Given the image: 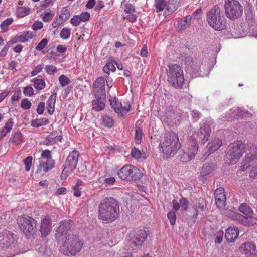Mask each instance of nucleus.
I'll return each mask as SVG.
<instances>
[{
    "label": "nucleus",
    "instance_id": "nucleus-1",
    "mask_svg": "<svg viewBox=\"0 0 257 257\" xmlns=\"http://www.w3.org/2000/svg\"><path fill=\"white\" fill-rule=\"evenodd\" d=\"M119 214L117 201L112 197H106L98 207V218L103 222L108 223L115 221Z\"/></svg>",
    "mask_w": 257,
    "mask_h": 257
},
{
    "label": "nucleus",
    "instance_id": "nucleus-2",
    "mask_svg": "<svg viewBox=\"0 0 257 257\" xmlns=\"http://www.w3.org/2000/svg\"><path fill=\"white\" fill-rule=\"evenodd\" d=\"M160 145L161 151L166 158L175 156L181 147L178 136L174 132L166 133Z\"/></svg>",
    "mask_w": 257,
    "mask_h": 257
},
{
    "label": "nucleus",
    "instance_id": "nucleus-3",
    "mask_svg": "<svg viewBox=\"0 0 257 257\" xmlns=\"http://www.w3.org/2000/svg\"><path fill=\"white\" fill-rule=\"evenodd\" d=\"M166 71L169 83L174 87L181 88L184 82V76L181 67L176 64H170Z\"/></svg>",
    "mask_w": 257,
    "mask_h": 257
},
{
    "label": "nucleus",
    "instance_id": "nucleus-4",
    "mask_svg": "<svg viewBox=\"0 0 257 257\" xmlns=\"http://www.w3.org/2000/svg\"><path fill=\"white\" fill-rule=\"evenodd\" d=\"M207 21L209 25L215 30L220 31L226 28V24L224 16L217 6H214L207 13Z\"/></svg>",
    "mask_w": 257,
    "mask_h": 257
},
{
    "label": "nucleus",
    "instance_id": "nucleus-5",
    "mask_svg": "<svg viewBox=\"0 0 257 257\" xmlns=\"http://www.w3.org/2000/svg\"><path fill=\"white\" fill-rule=\"evenodd\" d=\"M83 245V241L78 236L69 233L63 243V253L67 255H74L81 250Z\"/></svg>",
    "mask_w": 257,
    "mask_h": 257
},
{
    "label": "nucleus",
    "instance_id": "nucleus-6",
    "mask_svg": "<svg viewBox=\"0 0 257 257\" xmlns=\"http://www.w3.org/2000/svg\"><path fill=\"white\" fill-rule=\"evenodd\" d=\"M36 221L29 216H21L17 218V223L20 229L27 237L33 236L36 231Z\"/></svg>",
    "mask_w": 257,
    "mask_h": 257
},
{
    "label": "nucleus",
    "instance_id": "nucleus-7",
    "mask_svg": "<svg viewBox=\"0 0 257 257\" xmlns=\"http://www.w3.org/2000/svg\"><path fill=\"white\" fill-rule=\"evenodd\" d=\"M226 16L230 20H235L240 17L243 7L237 0H228L224 4Z\"/></svg>",
    "mask_w": 257,
    "mask_h": 257
},
{
    "label": "nucleus",
    "instance_id": "nucleus-8",
    "mask_svg": "<svg viewBox=\"0 0 257 257\" xmlns=\"http://www.w3.org/2000/svg\"><path fill=\"white\" fill-rule=\"evenodd\" d=\"M118 177L127 181H136L141 178L142 173L140 169L132 165H125L117 172Z\"/></svg>",
    "mask_w": 257,
    "mask_h": 257
},
{
    "label": "nucleus",
    "instance_id": "nucleus-9",
    "mask_svg": "<svg viewBox=\"0 0 257 257\" xmlns=\"http://www.w3.org/2000/svg\"><path fill=\"white\" fill-rule=\"evenodd\" d=\"M245 148V145L240 141L235 142L231 144L229 146L227 155L228 159L230 160L229 163L232 164L236 163L242 156Z\"/></svg>",
    "mask_w": 257,
    "mask_h": 257
},
{
    "label": "nucleus",
    "instance_id": "nucleus-10",
    "mask_svg": "<svg viewBox=\"0 0 257 257\" xmlns=\"http://www.w3.org/2000/svg\"><path fill=\"white\" fill-rule=\"evenodd\" d=\"M186 69L190 71L194 77H203L205 72H203L201 69V65L200 63H194L191 57H186L185 60Z\"/></svg>",
    "mask_w": 257,
    "mask_h": 257
},
{
    "label": "nucleus",
    "instance_id": "nucleus-11",
    "mask_svg": "<svg viewBox=\"0 0 257 257\" xmlns=\"http://www.w3.org/2000/svg\"><path fill=\"white\" fill-rule=\"evenodd\" d=\"M148 233L147 231L141 229L130 232L128 239L136 245H141L146 239Z\"/></svg>",
    "mask_w": 257,
    "mask_h": 257
},
{
    "label": "nucleus",
    "instance_id": "nucleus-12",
    "mask_svg": "<svg viewBox=\"0 0 257 257\" xmlns=\"http://www.w3.org/2000/svg\"><path fill=\"white\" fill-rule=\"evenodd\" d=\"M109 101L115 112L120 114L122 116L125 115L130 109L131 106L128 103H124L122 104L115 97H111Z\"/></svg>",
    "mask_w": 257,
    "mask_h": 257
},
{
    "label": "nucleus",
    "instance_id": "nucleus-13",
    "mask_svg": "<svg viewBox=\"0 0 257 257\" xmlns=\"http://www.w3.org/2000/svg\"><path fill=\"white\" fill-rule=\"evenodd\" d=\"M228 216L232 219L237 221L240 224L245 226H250L253 225V218L251 216H246L241 215L238 212H230Z\"/></svg>",
    "mask_w": 257,
    "mask_h": 257
},
{
    "label": "nucleus",
    "instance_id": "nucleus-14",
    "mask_svg": "<svg viewBox=\"0 0 257 257\" xmlns=\"http://www.w3.org/2000/svg\"><path fill=\"white\" fill-rule=\"evenodd\" d=\"M79 156V152L76 150L71 152L67 158L65 167L68 170H74L76 166Z\"/></svg>",
    "mask_w": 257,
    "mask_h": 257
},
{
    "label": "nucleus",
    "instance_id": "nucleus-15",
    "mask_svg": "<svg viewBox=\"0 0 257 257\" xmlns=\"http://www.w3.org/2000/svg\"><path fill=\"white\" fill-rule=\"evenodd\" d=\"M211 132V128L208 123H203L200 127L199 131L198 134L196 135V140L197 137H199V139L201 141L202 144H205L208 140L210 137V134Z\"/></svg>",
    "mask_w": 257,
    "mask_h": 257
},
{
    "label": "nucleus",
    "instance_id": "nucleus-16",
    "mask_svg": "<svg viewBox=\"0 0 257 257\" xmlns=\"http://www.w3.org/2000/svg\"><path fill=\"white\" fill-rule=\"evenodd\" d=\"M54 164L55 161L52 159H49L46 161L40 160L36 173L41 175H44L54 168Z\"/></svg>",
    "mask_w": 257,
    "mask_h": 257
},
{
    "label": "nucleus",
    "instance_id": "nucleus-17",
    "mask_svg": "<svg viewBox=\"0 0 257 257\" xmlns=\"http://www.w3.org/2000/svg\"><path fill=\"white\" fill-rule=\"evenodd\" d=\"M52 229L51 219L48 216H46L41 219L40 231L42 237L47 236L51 232Z\"/></svg>",
    "mask_w": 257,
    "mask_h": 257
},
{
    "label": "nucleus",
    "instance_id": "nucleus-18",
    "mask_svg": "<svg viewBox=\"0 0 257 257\" xmlns=\"http://www.w3.org/2000/svg\"><path fill=\"white\" fill-rule=\"evenodd\" d=\"M215 203L217 207L222 208L225 206L226 197L223 188L220 187L215 190L214 192Z\"/></svg>",
    "mask_w": 257,
    "mask_h": 257
},
{
    "label": "nucleus",
    "instance_id": "nucleus-19",
    "mask_svg": "<svg viewBox=\"0 0 257 257\" xmlns=\"http://www.w3.org/2000/svg\"><path fill=\"white\" fill-rule=\"evenodd\" d=\"M105 80L104 78H98L94 82L93 90L95 95L105 96Z\"/></svg>",
    "mask_w": 257,
    "mask_h": 257
},
{
    "label": "nucleus",
    "instance_id": "nucleus-20",
    "mask_svg": "<svg viewBox=\"0 0 257 257\" xmlns=\"http://www.w3.org/2000/svg\"><path fill=\"white\" fill-rule=\"evenodd\" d=\"M72 226V221L71 220L62 221L56 229V236L60 238L63 235L67 234L68 231Z\"/></svg>",
    "mask_w": 257,
    "mask_h": 257
},
{
    "label": "nucleus",
    "instance_id": "nucleus-21",
    "mask_svg": "<svg viewBox=\"0 0 257 257\" xmlns=\"http://www.w3.org/2000/svg\"><path fill=\"white\" fill-rule=\"evenodd\" d=\"M256 245L253 242L246 241L240 245L239 250L242 254L251 255L256 252Z\"/></svg>",
    "mask_w": 257,
    "mask_h": 257
},
{
    "label": "nucleus",
    "instance_id": "nucleus-22",
    "mask_svg": "<svg viewBox=\"0 0 257 257\" xmlns=\"http://www.w3.org/2000/svg\"><path fill=\"white\" fill-rule=\"evenodd\" d=\"M95 99L92 102V109L96 111L103 110L105 106V96L95 95Z\"/></svg>",
    "mask_w": 257,
    "mask_h": 257
},
{
    "label": "nucleus",
    "instance_id": "nucleus-23",
    "mask_svg": "<svg viewBox=\"0 0 257 257\" xmlns=\"http://www.w3.org/2000/svg\"><path fill=\"white\" fill-rule=\"evenodd\" d=\"M257 163V154H248L243 161L241 166V170L245 171L250 166H254Z\"/></svg>",
    "mask_w": 257,
    "mask_h": 257
},
{
    "label": "nucleus",
    "instance_id": "nucleus-24",
    "mask_svg": "<svg viewBox=\"0 0 257 257\" xmlns=\"http://www.w3.org/2000/svg\"><path fill=\"white\" fill-rule=\"evenodd\" d=\"M222 146V141L219 139H215L208 144V151L204 155L205 158L208 157L211 153L217 150Z\"/></svg>",
    "mask_w": 257,
    "mask_h": 257
},
{
    "label": "nucleus",
    "instance_id": "nucleus-25",
    "mask_svg": "<svg viewBox=\"0 0 257 257\" xmlns=\"http://www.w3.org/2000/svg\"><path fill=\"white\" fill-rule=\"evenodd\" d=\"M239 230L237 228L229 227L226 230L225 235V239L228 242H234L238 237Z\"/></svg>",
    "mask_w": 257,
    "mask_h": 257
},
{
    "label": "nucleus",
    "instance_id": "nucleus-26",
    "mask_svg": "<svg viewBox=\"0 0 257 257\" xmlns=\"http://www.w3.org/2000/svg\"><path fill=\"white\" fill-rule=\"evenodd\" d=\"M196 135H193L190 138V143L188 148V152L192 155L194 154V157L197 154L198 150V146L197 144V140H196Z\"/></svg>",
    "mask_w": 257,
    "mask_h": 257
},
{
    "label": "nucleus",
    "instance_id": "nucleus-27",
    "mask_svg": "<svg viewBox=\"0 0 257 257\" xmlns=\"http://www.w3.org/2000/svg\"><path fill=\"white\" fill-rule=\"evenodd\" d=\"M4 237L2 239V243L6 246H9L13 244L15 241L14 234L8 231L4 232Z\"/></svg>",
    "mask_w": 257,
    "mask_h": 257
},
{
    "label": "nucleus",
    "instance_id": "nucleus-28",
    "mask_svg": "<svg viewBox=\"0 0 257 257\" xmlns=\"http://www.w3.org/2000/svg\"><path fill=\"white\" fill-rule=\"evenodd\" d=\"M216 165L214 163H206L203 166L201 175L204 177L211 174L215 169Z\"/></svg>",
    "mask_w": 257,
    "mask_h": 257
},
{
    "label": "nucleus",
    "instance_id": "nucleus-29",
    "mask_svg": "<svg viewBox=\"0 0 257 257\" xmlns=\"http://www.w3.org/2000/svg\"><path fill=\"white\" fill-rule=\"evenodd\" d=\"M57 94L56 93L52 94L47 100V109L49 114L52 115L54 112V106L56 102Z\"/></svg>",
    "mask_w": 257,
    "mask_h": 257
},
{
    "label": "nucleus",
    "instance_id": "nucleus-30",
    "mask_svg": "<svg viewBox=\"0 0 257 257\" xmlns=\"http://www.w3.org/2000/svg\"><path fill=\"white\" fill-rule=\"evenodd\" d=\"M191 20V16L190 15L187 16L186 17L179 20L176 26L178 30H185L188 27V25H189Z\"/></svg>",
    "mask_w": 257,
    "mask_h": 257
},
{
    "label": "nucleus",
    "instance_id": "nucleus-31",
    "mask_svg": "<svg viewBox=\"0 0 257 257\" xmlns=\"http://www.w3.org/2000/svg\"><path fill=\"white\" fill-rule=\"evenodd\" d=\"M33 83L34 87L38 91L41 90L45 87V82L44 79L39 78L38 77L34 78L31 80Z\"/></svg>",
    "mask_w": 257,
    "mask_h": 257
},
{
    "label": "nucleus",
    "instance_id": "nucleus-32",
    "mask_svg": "<svg viewBox=\"0 0 257 257\" xmlns=\"http://www.w3.org/2000/svg\"><path fill=\"white\" fill-rule=\"evenodd\" d=\"M61 140L62 137L61 136H48L44 141V144L46 145H52Z\"/></svg>",
    "mask_w": 257,
    "mask_h": 257
},
{
    "label": "nucleus",
    "instance_id": "nucleus-33",
    "mask_svg": "<svg viewBox=\"0 0 257 257\" xmlns=\"http://www.w3.org/2000/svg\"><path fill=\"white\" fill-rule=\"evenodd\" d=\"M141 123L137 121L135 125V140L136 143L139 144L141 142L142 136V128L140 126Z\"/></svg>",
    "mask_w": 257,
    "mask_h": 257
},
{
    "label": "nucleus",
    "instance_id": "nucleus-34",
    "mask_svg": "<svg viewBox=\"0 0 257 257\" xmlns=\"http://www.w3.org/2000/svg\"><path fill=\"white\" fill-rule=\"evenodd\" d=\"M13 122L11 119L8 120L6 123L5 126L0 131V139L3 138L8 133L12 128Z\"/></svg>",
    "mask_w": 257,
    "mask_h": 257
},
{
    "label": "nucleus",
    "instance_id": "nucleus-35",
    "mask_svg": "<svg viewBox=\"0 0 257 257\" xmlns=\"http://www.w3.org/2000/svg\"><path fill=\"white\" fill-rule=\"evenodd\" d=\"M19 36L20 38V42L21 43H24L33 38L35 35L30 31H27L23 32Z\"/></svg>",
    "mask_w": 257,
    "mask_h": 257
},
{
    "label": "nucleus",
    "instance_id": "nucleus-36",
    "mask_svg": "<svg viewBox=\"0 0 257 257\" xmlns=\"http://www.w3.org/2000/svg\"><path fill=\"white\" fill-rule=\"evenodd\" d=\"M49 121L47 119H36L31 121V125L35 127H39L42 125H45L49 123Z\"/></svg>",
    "mask_w": 257,
    "mask_h": 257
},
{
    "label": "nucleus",
    "instance_id": "nucleus-37",
    "mask_svg": "<svg viewBox=\"0 0 257 257\" xmlns=\"http://www.w3.org/2000/svg\"><path fill=\"white\" fill-rule=\"evenodd\" d=\"M115 63L116 62L114 60L108 62L103 67L104 72L108 74L110 71L114 72L116 70Z\"/></svg>",
    "mask_w": 257,
    "mask_h": 257
},
{
    "label": "nucleus",
    "instance_id": "nucleus-38",
    "mask_svg": "<svg viewBox=\"0 0 257 257\" xmlns=\"http://www.w3.org/2000/svg\"><path fill=\"white\" fill-rule=\"evenodd\" d=\"M239 211L246 216H252V210L247 204H242L239 208Z\"/></svg>",
    "mask_w": 257,
    "mask_h": 257
},
{
    "label": "nucleus",
    "instance_id": "nucleus-39",
    "mask_svg": "<svg viewBox=\"0 0 257 257\" xmlns=\"http://www.w3.org/2000/svg\"><path fill=\"white\" fill-rule=\"evenodd\" d=\"M48 42V40L47 38L42 39L38 44V45L35 47V49L37 50L41 51L42 53H45V52L43 49L47 45Z\"/></svg>",
    "mask_w": 257,
    "mask_h": 257
},
{
    "label": "nucleus",
    "instance_id": "nucleus-40",
    "mask_svg": "<svg viewBox=\"0 0 257 257\" xmlns=\"http://www.w3.org/2000/svg\"><path fill=\"white\" fill-rule=\"evenodd\" d=\"M113 119L108 115H105L103 117L102 124L104 126L107 127H111L113 125Z\"/></svg>",
    "mask_w": 257,
    "mask_h": 257
},
{
    "label": "nucleus",
    "instance_id": "nucleus-41",
    "mask_svg": "<svg viewBox=\"0 0 257 257\" xmlns=\"http://www.w3.org/2000/svg\"><path fill=\"white\" fill-rule=\"evenodd\" d=\"M29 9H27L24 7H20L17 9V14L18 16L24 17L29 14Z\"/></svg>",
    "mask_w": 257,
    "mask_h": 257
},
{
    "label": "nucleus",
    "instance_id": "nucleus-42",
    "mask_svg": "<svg viewBox=\"0 0 257 257\" xmlns=\"http://www.w3.org/2000/svg\"><path fill=\"white\" fill-rule=\"evenodd\" d=\"M22 134L21 133L17 132H16L13 138H12V142L16 145H19L22 141Z\"/></svg>",
    "mask_w": 257,
    "mask_h": 257
},
{
    "label": "nucleus",
    "instance_id": "nucleus-43",
    "mask_svg": "<svg viewBox=\"0 0 257 257\" xmlns=\"http://www.w3.org/2000/svg\"><path fill=\"white\" fill-rule=\"evenodd\" d=\"M167 2L165 0H156V8L158 12L162 11L166 6Z\"/></svg>",
    "mask_w": 257,
    "mask_h": 257
},
{
    "label": "nucleus",
    "instance_id": "nucleus-44",
    "mask_svg": "<svg viewBox=\"0 0 257 257\" xmlns=\"http://www.w3.org/2000/svg\"><path fill=\"white\" fill-rule=\"evenodd\" d=\"M32 159V157L29 156L23 160V162L25 165V170L27 172L29 171L30 170Z\"/></svg>",
    "mask_w": 257,
    "mask_h": 257
},
{
    "label": "nucleus",
    "instance_id": "nucleus-45",
    "mask_svg": "<svg viewBox=\"0 0 257 257\" xmlns=\"http://www.w3.org/2000/svg\"><path fill=\"white\" fill-rule=\"evenodd\" d=\"M100 182H102L104 184H106V185H113L115 182V179L113 177H110L109 178H100L98 179Z\"/></svg>",
    "mask_w": 257,
    "mask_h": 257
},
{
    "label": "nucleus",
    "instance_id": "nucleus-46",
    "mask_svg": "<svg viewBox=\"0 0 257 257\" xmlns=\"http://www.w3.org/2000/svg\"><path fill=\"white\" fill-rule=\"evenodd\" d=\"M59 83L61 86L64 87L67 86L70 82V79L64 75H61L58 78Z\"/></svg>",
    "mask_w": 257,
    "mask_h": 257
},
{
    "label": "nucleus",
    "instance_id": "nucleus-47",
    "mask_svg": "<svg viewBox=\"0 0 257 257\" xmlns=\"http://www.w3.org/2000/svg\"><path fill=\"white\" fill-rule=\"evenodd\" d=\"M70 34V29L66 28H63L60 33V37L63 39H68Z\"/></svg>",
    "mask_w": 257,
    "mask_h": 257
},
{
    "label": "nucleus",
    "instance_id": "nucleus-48",
    "mask_svg": "<svg viewBox=\"0 0 257 257\" xmlns=\"http://www.w3.org/2000/svg\"><path fill=\"white\" fill-rule=\"evenodd\" d=\"M167 217L170 220L171 225L174 226L176 220V212L171 210L168 213Z\"/></svg>",
    "mask_w": 257,
    "mask_h": 257
},
{
    "label": "nucleus",
    "instance_id": "nucleus-49",
    "mask_svg": "<svg viewBox=\"0 0 257 257\" xmlns=\"http://www.w3.org/2000/svg\"><path fill=\"white\" fill-rule=\"evenodd\" d=\"M194 158V154L191 155L188 152H184L180 156V160L182 162H188Z\"/></svg>",
    "mask_w": 257,
    "mask_h": 257
},
{
    "label": "nucleus",
    "instance_id": "nucleus-50",
    "mask_svg": "<svg viewBox=\"0 0 257 257\" xmlns=\"http://www.w3.org/2000/svg\"><path fill=\"white\" fill-rule=\"evenodd\" d=\"M45 70L49 75H54L57 71V68L53 65H47L45 66Z\"/></svg>",
    "mask_w": 257,
    "mask_h": 257
},
{
    "label": "nucleus",
    "instance_id": "nucleus-51",
    "mask_svg": "<svg viewBox=\"0 0 257 257\" xmlns=\"http://www.w3.org/2000/svg\"><path fill=\"white\" fill-rule=\"evenodd\" d=\"M132 156L136 159H140L142 157V153L140 150L137 148L134 147L131 151Z\"/></svg>",
    "mask_w": 257,
    "mask_h": 257
},
{
    "label": "nucleus",
    "instance_id": "nucleus-52",
    "mask_svg": "<svg viewBox=\"0 0 257 257\" xmlns=\"http://www.w3.org/2000/svg\"><path fill=\"white\" fill-rule=\"evenodd\" d=\"M31 105V102L27 98L23 99L21 102V107L25 110L30 109Z\"/></svg>",
    "mask_w": 257,
    "mask_h": 257
},
{
    "label": "nucleus",
    "instance_id": "nucleus-53",
    "mask_svg": "<svg viewBox=\"0 0 257 257\" xmlns=\"http://www.w3.org/2000/svg\"><path fill=\"white\" fill-rule=\"evenodd\" d=\"M23 93L25 96L31 97L34 94V90L31 86H27L24 88Z\"/></svg>",
    "mask_w": 257,
    "mask_h": 257
},
{
    "label": "nucleus",
    "instance_id": "nucleus-54",
    "mask_svg": "<svg viewBox=\"0 0 257 257\" xmlns=\"http://www.w3.org/2000/svg\"><path fill=\"white\" fill-rule=\"evenodd\" d=\"M179 203L182 210L186 211L188 208L189 204L187 199L185 198H182L180 199Z\"/></svg>",
    "mask_w": 257,
    "mask_h": 257
},
{
    "label": "nucleus",
    "instance_id": "nucleus-55",
    "mask_svg": "<svg viewBox=\"0 0 257 257\" xmlns=\"http://www.w3.org/2000/svg\"><path fill=\"white\" fill-rule=\"evenodd\" d=\"M70 16L69 11L65 8L62 10V13L60 15V17L63 20H67Z\"/></svg>",
    "mask_w": 257,
    "mask_h": 257
},
{
    "label": "nucleus",
    "instance_id": "nucleus-56",
    "mask_svg": "<svg viewBox=\"0 0 257 257\" xmlns=\"http://www.w3.org/2000/svg\"><path fill=\"white\" fill-rule=\"evenodd\" d=\"M81 20L80 19V18L78 16V15H75L73 17H72L70 20V23L71 24L75 26H78Z\"/></svg>",
    "mask_w": 257,
    "mask_h": 257
},
{
    "label": "nucleus",
    "instance_id": "nucleus-57",
    "mask_svg": "<svg viewBox=\"0 0 257 257\" xmlns=\"http://www.w3.org/2000/svg\"><path fill=\"white\" fill-rule=\"evenodd\" d=\"M81 21L85 22L88 21L90 18V14L88 12H84L78 15Z\"/></svg>",
    "mask_w": 257,
    "mask_h": 257
},
{
    "label": "nucleus",
    "instance_id": "nucleus-58",
    "mask_svg": "<svg viewBox=\"0 0 257 257\" xmlns=\"http://www.w3.org/2000/svg\"><path fill=\"white\" fill-rule=\"evenodd\" d=\"M43 27V24L41 21H36L32 26V28L34 31L41 29Z\"/></svg>",
    "mask_w": 257,
    "mask_h": 257
},
{
    "label": "nucleus",
    "instance_id": "nucleus-59",
    "mask_svg": "<svg viewBox=\"0 0 257 257\" xmlns=\"http://www.w3.org/2000/svg\"><path fill=\"white\" fill-rule=\"evenodd\" d=\"M43 69V66L41 64L37 65L36 67L32 71L31 74L32 76H34L40 73Z\"/></svg>",
    "mask_w": 257,
    "mask_h": 257
},
{
    "label": "nucleus",
    "instance_id": "nucleus-60",
    "mask_svg": "<svg viewBox=\"0 0 257 257\" xmlns=\"http://www.w3.org/2000/svg\"><path fill=\"white\" fill-rule=\"evenodd\" d=\"M21 97V92L20 90L16 91L14 92L11 97V99L13 101H18Z\"/></svg>",
    "mask_w": 257,
    "mask_h": 257
},
{
    "label": "nucleus",
    "instance_id": "nucleus-61",
    "mask_svg": "<svg viewBox=\"0 0 257 257\" xmlns=\"http://www.w3.org/2000/svg\"><path fill=\"white\" fill-rule=\"evenodd\" d=\"M13 22L12 18H7L1 24V27L2 29H6L7 27L10 25Z\"/></svg>",
    "mask_w": 257,
    "mask_h": 257
},
{
    "label": "nucleus",
    "instance_id": "nucleus-62",
    "mask_svg": "<svg viewBox=\"0 0 257 257\" xmlns=\"http://www.w3.org/2000/svg\"><path fill=\"white\" fill-rule=\"evenodd\" d=\"M41 157L43 159H46L47 160L52 159L51 155V152L48 150H45L43 151L41 154Z\"/></svg>",
    "mask_w": 257,
    "mask_h": 257
},
{
    "label": "nucleus",
    "instance_id": "nucleus-63",
    "mask_svg": "<svg viewBox=\"0 0 257 257\" xmlns=\"http://www.w3.org/2000/svg\"><path fill=\"white\" fill-rule=\"evenodd\" d=\"M45 109V103L43 102H40L37 108V112L39 114H42Z\"/></svg>",
    "mask_w": 257,
    "mask_h": 257
},
{
    "label": "nucleus",
    "instance_id": "nucleus-64",
    "mask_svg": "<svg viewBox=\"0 0 257 257\" xmlns=\"http://www.w3.org/2000/svg\"><path fill=\"white\" fill-rule=\"evenodd\" d=\"M72 170H68L66 167H64L61 175V179L63 180L66 179L68 175L72 172Z\"/></svg>",
    "mask_w": 257,
    "mask_h": 257
}]
</instances>
